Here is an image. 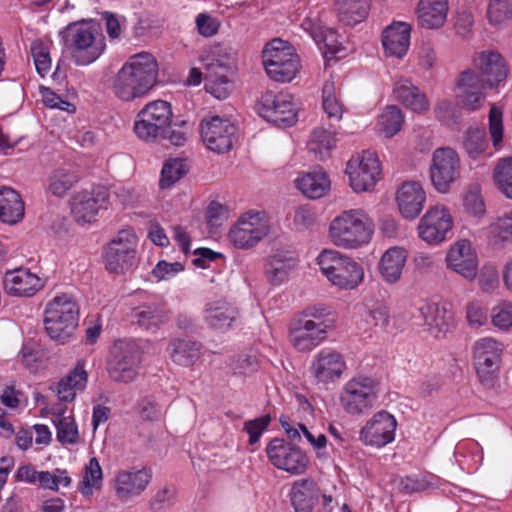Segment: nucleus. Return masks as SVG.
I'll list each match as a JSON object with an SVG mask.
<instances>
[{"label": "nucleus", "instance_id": "23", "mask_svg": "<svg viewBox=\"0 0 512 512\" xmlns=\"http://www.w3.org/2000/svg\"><path fill=\"white\" fill-rule=\"evenodd\" d=\"M108 200V192L101 188L92 191H81L71 199V212L78 223H91L101 208L105 207Z\"/></svg>", "mask_w": 512, "mask_h": 512}, {"label": "nucleus", "instance_id": "2", "mask_svg": "<svg viewBox=\"0 0 512 512\" xmlns=\"http://www.w3.org/2000/svg\"><path fill=\"white\" fill-rule=\"evenodd\" d=\"M63 51L76 66H88L100 58L106 49L100 26L93 21L69 23L59 32Z\"/></svg>", "mask_w": 512, "mask_h": 512}, {"label": "nucleus", "instance_id": "57", "mask_svg": "<svg viewBox=\"0 0 512 512\" xmlns=\"http://www.w3.org/2000/svg\"><path fill=\"white\" fill-rule=\"evenodd\" d=\"M489 135L496 150L502 147L504 135L503 112L501 108L492 105L488 115Z\"/></svg>", "mask_w": 512, "mask_h": 512}, {"label": "nucleus", "instance_id": "21", "mask_svg": "<svg viewBox=\"0 0 512 512\" xmlns=\"http://www.w3.org/2000/svg\"><path fill=\"white\" fill-rule=\"evenodd\" d=\"M484 88H487V86L475 70L466 69L462 71L455 83L457 103L469 111L480 109L485 100Z\"/></svg>", "mask_w": 512, "mask_h": 512}, {"label": "nucleus", "instance_id": "50", "mask_svg": "<svg viewBox=\"0 0 512 512\" xmlns=\"http://www.w3.org/2000/svg\"><path fill=\"white\" fill-rule=\"evenodd\" d=\"M188 171V166L183 159L168 160L161 171L159 185L161 189H167L178 182Z\"/></svg>", "mask_w": 512, "mask_h": 512}, {"label": "nucleus", "instance_id": "53", "mask_svg": "<svg viewBox=\"0 0 512 512\" xmlns=\"http://www.w3.org/2000/svg\"><path fill=\"white\" fill-rule=\"evenodd\" d=\"M404 116L397 106H388L379 117V126L386 137H393L402 128Z\"/></svg>", "mask_w": 512, "mask_h": 512}, {"label": "nucleus", "instance_id": "39", "mask_svg": "<svg viewBox=\"0 0 512 512\" xmlns=\"http://www.w3.org/2000/svg\"><path fill=\"white\" fill-rule=\"evenodd\" d=\"M202 61L205 73H219L218 70L227 72L234 67L235 52L231 47L216 44L209 48Z\"/></svg>", "mask_w": 512, "mask_h": 512}, {"label": "nucleus", "instance_id": "31", "mask_svg": "<svg viewBox=\"0 0 512 512\" xmlns=\"http://www.w3.org/2000/svg\"><path fill=\"white\" fill-rule=\"evenodd\" d=\"M410 26L405 22H395L382 33V46L388 56L402 58L410 45Z\"/></svg>", "mask_w": 512, "mask_h": 512}, {"label": "nucleus", "instance_id": "32", "mask_svg": "<svg viewBox=\"0 0 512 512\" xmlns=\"http://www.w3.org/2000/svg\"><path fill=\"white\" fill-rule=\"evenodd\" d=\"M407 257L406 249L398 246L391 247L383 253L378 270L386 283L395 284L401 279Z\"/></svg>", "mask_w": 512, "mask_h": 512}, {"label": "nucleus", "instance_id": "7", "mask_svg": "<svg viewBox=\"0 0 512 512\" xmlns=\"http://www.w3.org/2000/svg\"><path fill=\"white\" fill-rule=\"evenodd\" d=\"M172 109L170 103L156 100L148 103L140 110L134 123L136 136L146 142H154L166 138L172 123Z\"/></svg>", "mask_w": 512, "mask_h": 512}, {"label": "nucleus", "instance_id": "41", "mask_svg": "<svg viewBox=\"0 0 512 512\" xmlns=\"http://www.w3.org/2000/svg\"><path fill=\"white\" fill-rule=\"evenodd\" d=\"M200 350L201 346L199 343L185 339H175L168 346L171 360L183 367L195 364L200 358Z\"/></svg>", "mask_w": 512, "mask_h": 512}, {"label": "nucleus", "instance_id": "25", "mask_svg": "<svg viewBox=\"0 0 512 512\" xmlns=\"http://www.w3.org/2000/svg\"><path fill=\"white\" fill-rule=\"evenodd\" d=\"M3 286L5 292L11 296L31 297L44 286V282L29 269L17 268L5 273Z\"/></svg>", "mask_w": 512, "mask_h": 512}, {"label": "nucleus", "instance_id": "6", "mask_svg": "<svg viewBox=\"0 0 512 512\" xmlns=\"http://www.w3.org/2000/svg\"><path fill=\"white\" fill-rule=\"evenodd\" d=\"M262 62L270 79L281 83L292 81L301 67L294 48L281 39H274L266 45Z\"/></svg>", "mask_w": 512, "mask_h": 512}, {"label": "nucleus", "instance_id": "22", "mask_svg": "<svg viewBox=\"0 0 512 512\" xmlns=\"http://www.w3.org/2000/svg\"><path fill=\"white\" fill-rule=\"evenodd\" d=\"M446 266L467 281H473L478 272V259L475 249L468 240L455 242L445 257Z\"/></svg>", "mask_w": 512, "mask_h": 512}, {"label": "nucleus", "instance_id": "26", "mask_svg": "<svg viewBox=\"0 0 512 512\" xmlns=\"http://www.w3.org/2000/svg\"><path fill=\"white\" fill-rule=\"evenodd\" d=\"M132 317L139 326L146 330L157 329L169 320V310L163 299L152 296L133 308Z\"/></svg>", "mask_w": 512, "mask_h": 512}, {"label": "nucleus", "instance_id": "11", "mask_svg": "<svg viewBox=\"0 0 512 512\" xmlns=\"http://www.w3.org/2000/svg\"><path fill=\"white\" fill-rule=\"evenodd\" d=\"M111 359L107 363L109 377L119 383L133 382L141 363V351L132 341L115 343Z\"/></svg>", "mask_w": 512, "mask_h": 512}, {"label": "nucleus", "instance_id": "20", "mask_svg": "<svg viewBox=\"0 0 512 512\" xmlns=\"http://www.w3.org/2000/svg\"><path fill=\"white\" fill-rule=\"evenodd\" d=\"M453 227L449 210L442 205L430 207L418 225L419 237L429 244H438L447 238Z\"/></svg>", "mask_w": 512, "mask_h": 512}, {"label": "nucleus", "instance_id": "43", "mask_svg": "<svg viewBox=\"0 0 512 512\" xmlns=\"http://www.w3.org/2000/svg\"><path fill=\"white\" fill-rule=\"evenodd\" d=\"M322 107L330 123L334 125V123L340 122L344 113V105L339 99L336 83L332 76L325 81L322 88Z\"/></svg>", "mask_w": 512, "mask_h": 512}, {"label": "nucleus", "instance_id": "58", "mask_svg": "<svg viewBox=\"0 0 512 512\" xmlns=\"http://www.w3.org/2000/svg\"><path fill=\"white\" fill-rule=\"evenodd\" d=\"M56 436L62 444H75L78 441L79 433L74 420L70 417L61 416L55 422Z\"/></svg>", "mask_w": 512, "mask_h": 512}, {"label": "nucleus", "instance_id": "1", "mask_svg": "<svg viewBox=\"0 0 512 512\" xmlns=\"http://www.w3.org/2000/svg\"><path fill=\"white\" fill-rule=\"evenodd\" d=\"M158 63L148 52L132 56L117 72L112 92L121 101L144 97L157 83Z\"/></svg>", "mask_w": 512, "mask_h": 512}, {"label": "nucleus", "instance_id": "60", "mask_svg": "<svg viewBox=\"0 0 512 512\" xmlns=\"http://www.w3.org/2000/svg\"><path fill=\"white\" fill-rule=\"evenodd\" d=\"M322 50L325 56H336L343 50L341 42L338 40L336 31L330 28H325L320 36L319 44H316Z\"/></svg>", "mask_w": 512, "mask_h": 512}, {"label": "nucleus", "instance_id": "3", "mask_svg": "<svg viewBox=\"0 0 512 512\" xmlns=\"http://www.w3.org/2000/svg\"><path fill=\"white\" fill-rule=\"evenodd\" d=\"M373 233V220L362 209L341 212L330 222L328 229L331 243L345 250H355L367 245Z\"/></svg>", "mask_w": 512, "mask_h": 512}, {"label": "nucleus", "instance_id": "38", "mask_svg": "<svg viewBox=\"0 0 512 512\" xmlns=\"http://www.w3.org/2000/svg\"><path fill=\"white\" fill-rule=\"evenodd\" d=\"M336 133L332 123H330L329 128L323 126L314 128L307 143L309 152L313 153L315 158L319 160L327 158L336 145Z\"/></svg>", "mask_w": 512, "mask_h": 512}, {"label": "nucleus", "instance_id": "63", "mask_svg": "<svg viewBox=\"0 0 512 512\" xmlns=\"http://www.w3.org/2000/svg\"><path fill=\"white\" fill-rule=\"evenodd\" d=\"M316 221V214L308 205H302L295 209L293 225L297 231L309 229Z\"/></svg>", "mask_w": 512, "mask_h": 512}, {"label": "nucleus", "instance_id": "47", "mask_svg": "<svg viewBox=\"0 0 512 512\" xmlns=\"http://www.w3.org/2000/svg\"><path fill=\"white\" fill-rule=\"evenodd\" d=\"M78 175L71 169L59 168L49 177V191L57 197H63L78 182Z\"/></svg>", "mask_w": 512, "mask_h": 512}, {"label": "nucleus", "instance_id": "54", "mask_svg": "<svg viewBox=\"0 0 512 512\" xmlns=\"http://www.w3.org/2000/svg\"><path fill=\"white\" fill-rule=\"evenodd\" d=\"M424 325L441 332L447 327L446 311L436 303H427L420 308Z\"/></svg>", "mask_w": 512, "mask_h": 512}, {"label": "nucleus", "instance_id": "5", "mask_svg": "<svg viewBox=\"0 0 512 512\" xmlns=\"http://www.w3.org/2000/svg\"><path fill=\"white\" fill-rule=\"evenodd\" d=\"M317 263L323 275L341 289H354L363 281L362 265L339 251L323 250L317 257Z\"/></svg>", "mask_w": 512, "mask_h": 512}, {"label": "nucleus", "instance_id": "18", "mask_svg": "<svg viewBox=\"0 0 512 512\" xmlns=\"http://www.w3.org/2000/svg\"><path fill=\"white\" fill-rule=\"evenodd\" d=\"M329 326L313 319L296 318L289 325V341L298 351H311L326 339Z\"/></svg>", "mask_w": 512, "mask_h": 512}, {"label": "nucleus", "instance_id": "10", "mask_svg": "<svg viewBox=\"0 0 512 512\" xmlns=\"http://www.w3.org/2000/svg\"><path fill=\"white\" fill-rule=\"evenodd\" d=\"M504 346L491 337H483L473 345V363L480 383L488 389L498 383Z\"/></svg>", "mask_w": 512, "mask_h": 512}, {"label": "nucleus", "instance_id": "52", "mask_svg": "<svg viewBox=\"0 0 512 512\" xmlns=\"http://www.w3.org/2000/svg\"><path fill=\"white\" fill-rule=\"evenodd\" d=\"M102 469L98 460L93 457L85 466L83 480L79 483V490L84 496L91 495L94 488H99L102 483Z\"/></svg>", "mask_w": 512, "mask_h": 512}, {"label": "nucleus", "instance_id": "48", "mask_svg": "<svg viewBox=\"0 0 512 512\" xmlns=\"http://www.w3.org/2000/svg\"><path fill=\"white\" fill-rule=\"evenodd\" d=\"M488 141L483 129L470 127L467 129L463 139V148L472 159L479 158L487 149Z\"/></svg>", "mask_w": 512, "mask_h": 512}, {"label": "nucleus", "instance_id": "45", "mask_svg": "<svg viewBox=\"0 0 512 512\" xmlns=\"http://www.w3.org/2000/svg\"><path fill=\"white\" fill-rule=\"evenodd\" d=\"M454 455L459 466L468 472L476 471L482 461L478 443L475 441L459 443Z\"/></svg>", "mask_w": 512, "mask_h": 512}, {"label": "nucleus", "instance_id": "55", "mask_svg": "<svg viewBox=\"0 0 512 512\" xmlns=\"http://www.w3.org/2000/svg\"><path fill=\"white\" fill-rule=\"evenodd\" d=\"M205 89L215 98L226 99L231 91V83L225 73H205Z\"/></svg>", "mask_w": 512, "mask_h": 512}, {"label": "nucleus", "instance_id": "13", "mask_svg": "<svg viewBox=\"0 0 512 512\" xmlns=\"http://www.w3.org/2000/svg\"><path fill=\"white\" fill-rule=\"evenodd\" d=\"M257 111L262 118L277 127L292 126L297 121L296 106L289 93H264L257 104Z\"/></svg>", "mask_w": 512, "mask_h": 512}, {"label": "nucleus", "instance_id": "8", "mask_svg": "<svg viewBox=\"0 0 512 512\" xmlns=\"http://www.w3.org/2000/svg\"><path fill=\"white\" fill-rule=\"evenodd\" d=\"M378 392L379 383L376 378L360 373L346 382L340 395V403L348 414L359 415L373 407Z\"/></svg>", "mask_w": 512, "mask_h": 512}, {"label": "nucleus", "instance_id": "28", "mask_svg": "<svg viewBox=\"0 0 512 512\" xmlns=\"http://www.w3.org/2000/svg\"><path fill=\"white\" fill-rule=\"evenodd\" d=\"M151 480V472L146 469H131L119 471L115 478V491L117 497L127 501L140 495Z\"/></svg>", "mask_w": 512, "mask_h": 512}, {"label": "nucleus", "instance_id": "62", "mask_svg": "<svg viewBox=\"0 0 512 512\" xmlns=\"http://www.w3.org/2000/svg\"><path fill=\"white\" fill-rule=\"evenodd\" d=\"M271 421L270 415H264L254 420H249L244 423V430L249 435V444H256L262 433L266 430Z\"/></svg>", "mask_w": 512, "mask_h": 512}, {"label": "nucleus", "instance_id": "42", "mask_svg": "<svg viewBox=\"0 0 512 512\" xmlns=\"http://www.w3.org/2000/svg\"><path fill=\"white\" fill-rule=\"evenodd\" d=\"M297 188L308 198L318 199L330 188V180L327 174L319 169L308 172L296 180Z\"/></svg>", "mask_w": 512, "mask_h": 512}, {"label": "nucleus", "instance_id": "34", "mask_svg": "<svg viewBox=\"0 0 512 512\" xmlns=\"http://www.w3.org/2000/svg\"><path fill=\"white\" fill-rule=\"evenodd\" d=\"M447 0H420L418 4V23L422 28L437 29L446 21Z\"/></svg>", "mask_w": 512, "mask_h": 512}, {"label": "nucleus", "instance_id": "64", "mask_svg": "<svg viewBox=\"0 0 512 512\" xmlns=\"http://www.w3.org/2000/svg\"><path fill=\"white\" fill-rule=\"evenodd\" d=\"M493 324L503 330L512 327V304L503 302L493 309Z\"/></svg>", "mask_w": 512, "mask_h": 512}, {"label": "nucleus", "instance_id": "36", "mask_svg": "<svg viewBox=\"0 0 512 512\" xmlns=\"http://www.w3.org/2000/svg\"><path fill=\"white\" fill-rule=\"evenodd\" d=\"M393 92L398 101L415 112H423L429 108L426 95L408 79L397 81Z\"/></svg>", "mask_w": 512, "mask_h": 512}, {"label": "nucleus", "instance_id": "59", "mask_svg": "<svg viewBox=\"0 0 512 512\" xmlns=\"http://www.w3.org/2000/svg\"><path fill=\"white\" fill-rule=\"evenodd\" d=\"M435 117L443 124L450 126L458 122L460 113L449 99L438 100L434 107Z\"/></svg>", "mask_w": 512, "mask_h": 512}, {"label": "nucleus", "instance_id": "35", "mask_svg": "<svg viewBox=\"0 0 512 512\" xmlns=\"http://www.w3.org/2000/svg\"><path fill=\"white\" fill-rule=\"evenodd\" d=\"M24 202L20 194L10 187L0 188V220L16 224L24 217Z\"/></svg>", "mask_w": 512, "mask_h": 512}, {"label": "nucleus", "instance_id": "51", "mask_svg": "<svg viewBox=\"0 0 512 512\" xmlns=\"http://www.w3.org/2000/svg\"><path fill=\"white\" fill-rule=\"evenodd\" d=\"M488 237L494 245L512 243V214L498 217L488 227Z\"/></svg>", "mask_w": 512, "mask_h": 512}, {"label": "nucleus", "instance_id": "14", "mask_svg": "<svg viewBox=\"0 0 512 512\" xmlns=\"http://www.w3.org/2000/svg\"><path fill=\"white\" fill-rule=\"evenodd\" d=\"M270 230L268 218L264 212H247L229 231V239L235 247L247 249L261 241Z\"/></svg>", "mask_w": 512, "mask_h": 512}, {"label": "nucleus", "instance_id": "37", "mask_svg": "<svg viewBox=\"0 0 512 512\" xmlns=\"http://www.w3.org/2000/svg\"><path fill=\"white\" fill-rule=\"evenodd\" d=\"M237 309L231 304L216 300L210 302L205 308V321L211 328L225 330L236 320Z\"/></svg>", "mask_w": 512, "mask_h": 512}, {"label": "nucleus", "instance_id": "12", "mask_svg": "<svg viewBox=\"0 0 512 512\" xmlns=\"http://www.w3.org/2000/svg\"><path fill=\"white\" fill-rule=\"evenodd\" d=\"M346 173L350 186L355 192H365L374 188L381 176L378 156L372 151H363L353 156L347 163Z\"/></svg>", "mask_w": 512, "mask_h": 512}, {"label": "nucleus", "instance_id": "30", "mask_svg": "<svg viewBox=\"0 0 512 512\" xmlns=\"http://www.w3.org/2000/svg\"><path fill=\"white\" fill-rule=\"evenodd\" d=\"M297 264L295 252L285 249L274 250L267 258L265 274L273 285L284 282Z\"/></svg>", "mask_w": 512, "mask_h": 512}, {"label": "nucleus", "instance_id": "40", "mask_svg": "<svg viewBox=\"0 0 512 512\" xmlns=\"http://www.w3.org/2000/svg\"><path fill=\"white\" fill-rule=\"evenodd\" d=\"M339 20L348 26H354L366 19L370 10V0H336Z\"/></svg>", "mask_w": 512, "mask_h": 512}, {"label": "nucleus", "instance_id": "9", "mask_svg": "<svg viewBox=\"0 0 512 512\" xmlns=\"http://www.w3.org/2000/svg\"><path fill=\"white\" fill-rule=\"evenodd\" d=\"M138 238L132 228L120 230L103 252L105 268L114 274H124L137 263Z\"/></svg>", "mask_w": 512, "mask_h": 512}, {"label": "nucleus", "instance_id": "29", "mask_svg": "<svg viewBox=\"0 0 512 512\" xmlns=\"http://www.w3.org/2000/svg\"><path fill=\"white\" fill-rule=\"evenodd\" d=\"M396 200L403 217L415 219L423 209L426 193L420 183L408 181L398 189Z\"/></svg>", "mask_w": 512, "mask_h": 512}, {"label": "nucleus", "instance_id": "44", "mask_svg": "<svg viewBox=\"0 0 512 512\" xmlns=\"http://www.w3.org/2000/svg\"><path fill=\"white\" fill-rule=\"evenodd\" d=\"M313 485L314 482L308 478L294 482L290 495L296 512H312L314 507Z\"/></svg>", "mask_w": 512, "mask_h": 512}, {"label": "nucleus", "instance_id": "19", "mask_svg": "<svg viewBox=\"0 0 512 512\" xmlns=\"http://www.w3.org/2000/svg\"><path fill=\"white\" fill-rule=\"evenodd\" d=\"M476 73L484 81L487 88L496 89L505 82L508 66L504 57L494 50L476 52L472 58Z\"/></svg>", "mask_w": 512, "mask_h": 512}, {"label": "nucleus", "instance_id": "33", "mask_svg": "<svg viewBox=\"0 0 512 512\" xmlns=\"http://www.w3.org/2000/svg\"><path fill=\"white\" fill-rule=\"evenodd\" d=\"M88 374L84 368V361L78 360L76 366L56 386L58 398L64 402H71L75 399L78 391L86 388Z\"/></svg>", "mask_w": 512, "mask_h": 512}, {"label": "nucleus", "instance_id": "4", "mask_svg": "<svg viewBox=\"0 0 512 512\" xmlns=\"http://www.w3.org/2000/svg\"><path fill=\"white\" fill-rule=\"evenodd\" d=\"M47 334L61 343L74 334L79 321V308L72 296L60 294L50 300L44 312Z\"/></svg>", "mask_w": 512, "mask_h": 512}, {"label": "nucleus", "instance_id": "46", "mask_svg": "<svg viewBox=\"0 0 512 512\" xmlns=\"http://www.w3.org/2000/svg\"><path fill=\"white\" fill-rule=\"evenodd\" d=\"M486 18L497 29L505 27L512 19V0H488Z\"/></svg>", "mask_w": 512, "mask_h": 512}, {"label": "nucleus", "instance_id": "61", "mask_svg": "<svg viewBox=\"0 0 512 512\" xmlns=\"http://www.w3.org/2000/svg\"><path fill=\"white\" fill-rule=\"evenodd\" d=\"M463 205L465 211L473 216H482L485 214V203L478 187H472L466 193Z\"/></svg>", "mask_w": 512, "mask_h": 512}, {"label": "nucleus", "instance_id": "15", "mask_svg": "<svg viewBox=\"0 0 512 512\" xmlns=\"http://www.w3.org/2000/svg\"><path fill=\"white\" fill-rule=\"evenodd\" d=\"M460 175V159L455 150L449 147L438 148L433 152L430 178L434 188L447 193Z\"/></svg>", "mask_w": 512, "mask_h": 512}, {"label": "nucleus", "instance_id": "27", "mask_svg": "<svg viewBox=\"0 0 512 512\" xmlns=\"http://www.w3.org/2000/svg\"><path fill=\"white\" fill-rule=\"evenodd\" d=\"M346 368V362L341 353L331 349L324 348L314 357L312 371L316 379L320 382H331L339 378Z\"/></svg>", "mask_w": 512, "mask_h": 512}, {"label": "nucleus", "instance_id": "17", "mask_svg": "<svg viewBox=\"0 0 512 512\" xmlns=\"http://www.w3.org/2000/svg\"><path fill=\"white\" fill-rule=\"evenodd\" d=\"M201 137L206 147L218 154L228 152L236 140V127L228 119L213 116L200 125Z\"/></svg>", "mask_w": 512, "mask_h": 512}, {"label": "nucleus", "instance_id": "49", "mask_svg": "<svg viewBox=\"0 0 512 512\" xmlns=\"http://www.w3.org/2000/svg\"><path fill=\"white\" fill-rule=\"evenodd\" d=\"M493 178L498 189L512 199V157L500 158L495 165Z\"/></svg>", "mask_w": 512, "mask_h": 512}, {"label": "nucleus", "instance_id": "24", "mask_svg": "<svg viewBox=\"0 0 512 512\" xmlns=\"http://www.w3.org/2000/svg\"><path fill=\"white\" fill-rule=\"evenodd\" d=\"M396 426L394 416L380 411L361 429L360 439L368 445L383 447L394 440Z\"/></svg>", "mask_w": 512, "mask_h": 512}, {"label": "nucleus", "instance_id": "56", "mask_svg": "<svg viewBox=\"0 0 512 512\" xmlns=\"http://www.w3.org/2000/svg\"><path fill=\"white\" fill-rule=\"evenodd\" d=\"M30 51L36 71L41 77L46 76L50 72L52 63L49 48L41 40H35L31 43Z\"/></svg>", "mask_w": 512, "mask_h": 512}, {"label": "nucleus", "instance_id": "16", "mask_svg": "<svg viewBox=\"0 0 512 512\" xmlns=\"http://www.w3.org/2000/svg\"><path fill=\"white\" fill-rule=\"evenodd\" d=\"M267 456L271 463L278 469L292 475H299L306 471L309 459L298 447L286 443L282 439L275 438L266 448Z\"/></svg>", "mask_w": 512, "mask_h": 512}]
</instances>
